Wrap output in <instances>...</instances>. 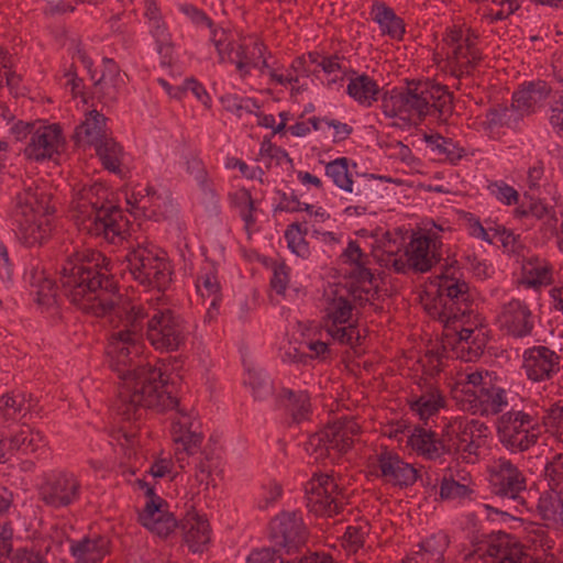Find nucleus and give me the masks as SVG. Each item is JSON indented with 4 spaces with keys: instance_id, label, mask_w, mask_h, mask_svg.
Instances as JSON below:
<instances>
[{
    "instance_id": "7c9ffc66",
    "label": "nucleus",
    "mask_w": 563,
    "mask_h": 563,
    "mask_svg": "<svg viewBox=\"0 0 563 563\" xmlns=\"http://www.w3.org/2000/svg\"><path fill=\"white\" fill-rule=\"evenodd\" d=\"M278 401L289 412L292 422L300 423L308 418L310 411V398L307 391H294L283 388Z\"/></svg>"
},
{
    "instance_id": "c756f323",
    "label": "nucleus",
    "mask_w": 563,
    "mask_h": 563,
    "mask_svg": "<svg viewBox=\"0 0 563 563\" xmlns=\"http://www.w3.org/2000/svg\"><path fill=\"white\" fill-rule=\"evenodd\" d=\"M407 444L419 455L428 460H437L442 456L437 441V433L426 430L420 426H415L411 434L408 437Z\"/></svg>"
},
{
    "instance_id": "c85d7f7f",
    "label": "nucleus",
    "mask_w": 563,
    "mask_h": 563,
    "mask_svg": "<svg viewBox=\"0 0 563 563\" xmlns=\"http://www.w3.org/2000/svg\"><path fill=\"white\" fill-rule=\"evenodd\" d=\"M107 134V118L97 110H91L86 120L75 129L74 140L80 141L84 136L89 145H95Z\"/></svg>"
},
{
    "instance_id": "2eb2a0df",
    "label": "nucleus",
    "mask_w": 563,
    "mask_h": 563,
    "mask_svg": "<svg viewBox=\"0 0 563 563\" xmlns=\"http://www.w3.org/2000/svg\"><path fill=\"white\" fill-rule=\"evenodd\" d=\"M522 367L530 380L550 379L560 369V356L548 346H533L525 351Z\"/></svg>"
},
{
    "instance_id": "0eeeda50",
    "label": "nucleus",
    "mask_w": 563,
    "mask_h": 563,
    "mask_svg": "<svg viewBox=\"0 0 563 563\" xmlns=\"http://www.w3.org/2000/svg\"><path fill=\"white\" fill-rule=\"evenodd\" d=\"M527 489V478L510 460L499 457L489 474V490L501 499L525 505L521 494Z\"/></svg>"
},
{
    "instance_id": "6e6552de",
    "label": "nucleus",
    "mask_w": 563,
    "mask_h": 563,
    "mask_svg": "<svg viewBox=\"0 0 563 563\" xmlns=\"http://www.w3.org/2000/svg\"><path fill=\"white\" fill-rule=\"evenodd\" d=\"M269 536L275 547L286 550L287 554L296 552L308 538L302 518L295 511H283L269 523Z\"/></svg>"
},
{
    "instance_id": "f03ea898",
    "label": "nucleus",
    "mask_w": 563,
    "mask_h": 563,
    "mask_svg": "<svg viewBox=\"0 0 563 563\" xmlns=\"http://www.w3.org/2000/svg\"><path fill=\"white\" fill-rule=\"evenodd\" d=\"M59 283L74 305L98 301L103 313L114 310L121 298L110 261L96 250L85 249L68 255L59 271Z\"/></svg>"
},
{
    "instance_id": "603ef678",
    "label": "nucleus",
    "mask_w": 563,
    "mask_h": 563,
    "mask_svg": "<svg viewBox=\"0 0 563 563\" xmlns=\"http://www.w3.org/2000/svg\"><path fill=\"white\" fill-rule=\"evenodd\" d=\"M173 439L175 443H180L183 445V452L187 455H194L200 448L203 435L201 432L197 431H185L179 434L174 432Z\"/></svg>"
},
{
    "instance_id": "37998d69",
    "label": "nucleus",
    "mask_w": 563,
    "mask_h": 563,
    "mask_svg": "<svg viewBox=\"0 0 563 563\" xmlns=\"http://www.w3.org/2000/svg\"><path fill=\"white\" fill-rule=\"evenodd\" d=\"M455 426L453 419L443 427L440 438H437L442 455L457 453L462 448Z\"/></svg>"
},
{
    "instance_id": "8fccbe9b",
    "label": "nucleus",
    "mask_w": 563,
    "mask_h": 563,
    "mask_svg": "<svg viewBox=\"0 0 563 563\" xmlns=\"http://www.w3.org/2000/svg\"><path fill=\"white\" fill-rule=\"evenodd\" d=\"M530 267L525 268L527 284L531 287H538L541 285H548L552 280V269L547 263L533 265L529 264Z\"/></svg>"
},
{
    "instance_id": "412c9836",
    "label": "nucleus",
    "mask_w": 563,
    "mask_h": 563,
    "mask_svg": "<svg viewBox=\"0 0 563 563\" xmlns=\"http://www.w3.org/2000/svg\"><path fill=\"white\" fill-rule=\"evenodd\" d=\"M501 316L505 327L515 338H525L531 334L533 329L532 314L525 302L512 299L504 306Z\"/></svg>"
},
{
    "instance_id": "423d86ee",
    "label": "nucleus",
    "mask_w": 563,
    "mask_h": 563,
    "mask_svg": "<svg viewBox=\"0 0 563 563\" xmlns=\"http://www.w3.org/2000/svg\"><path fill=\"white\" fill-rule=\"evenodd\" d=\"M533 418L521 410L503 412L496 421L499 442L511 453H521L533 446L539 439L533 432Z\"/></svg>"
},
{
    "instance_id": "4468645a",
    "label": "nucleus",
    "mask_w": 563,
    "mask_h": 563,
    "mask_svg": "<svg viewBox=\"0 0 563 563\" xmlns=\"http://www.w3.org/2000/svg\"><path fill=\"white\" fill-rule=\"evenodd\" d=\"M377 464L382 477L399 488L412 486L419 479L418 470L386 446L377 455Z\"/></svg>"
},
{
    "instance_id": "f257e3e1",
    "label": "nucleus",
    "mask_w": 563,
    "mask_h": 563,
    "mask_svg": "<svg viewBox=\"0 0 563 563\" xmlns=\"http://www.w3.org/2000/svg\"><path fill=\"white\" fill-rule=\"evenodd\" d=\"M146 318L144 307L131 306L125 311L123 329L111 334L107 349L109 367L121 379L114 409L126 421L140 420L147 409L164 411L179 405L178 399L165 390L161 368L142 356Z\"/></svg>"
},
{
    "instance_id": "39448f33",
    "label": "nucleus",
    "mask_w": 563,
    "mask_h": 563,
    "mask_svg": "<svg viewBox=\"0 0 563 563\" xmlns=\"http://www.w3.org/2000/svg\"><path fill=\"white\" fill-rule=\"evenodd\" d=\"M128 268L141 285L164 291L172 282L170 263L154 255L150 250L137 246L125 255Z\"/></svg>"
},
{
    "instance_id": "4be33fe9",
    "label": "nucleus",
    "mask_w": 563,
    "mask_h": 563,
    "mask_svg": "<svg viewBox=\"0 0 563 563\" xmlns=\"http://www.w3.org/2000/svg\"><path fill=\"white\" fill-rule=\"evenodd\" d=\"M185 542L192 552L202 553L210 541V526L206 518L187 512L180 521Z\"/></svg>"
},
{
    "instance_id": "f704fd0d",
    "label": "nucleus",
    "mask_w": 563,
    "mask_h": 563,
    "mask_svg": "<svg viewBox=\"0 0 563 563\" xmlns=\"http://www.w3.org/2000/svg\"><path fill=\"white\" fill-rule=\"evenodd\" d=\"M449 545L448 537L443 533L433 534L418 544L419 551L411 555H418L422 563H442L444 552Z\"/></svg>"
},
{
    "instance_id": "69168bd1",
    "label": "nucleus",
    "mask_w": 563,
    "mask_h": 563,
    "mask_svg": "<svg viewBox=\"0 0 563 563\" xmlns=\"http://www.w3.org/2000/svg\"><path fill=\"white\" fill-rule=\"evenodd\" d=\"M508 112L509 109L503 104H498L497 107L488 109L486 112V126L488 129H493L495 126H501L506 124Z\"/></svg>"
},
{
    "instance_id": "5fc2aeb1",
    "label": "nucleus",
    "mask_w": 563,
    "mask_h": 563,
    "mask_svg": "<svg viewBox=\"0 0 563 563\" xmlns=\"http://www.w3.org/2000/svg\"><path fill=\"white\" fill-rule=\"evenodd\" d=\"M247 563H290V561L284 559L275 548H263L253 551L247 558Z\"/></svg>"
},
{
    "instance_id": "1a4fd4ad",
    "label": "nucleus",
    "mask_w": 563,
    "mask_h": 563,
    "mask_svg": "<svg viewBox=\"0 0 563 563\" xmlns=\"http://www.w3.org/2000/svg\"><path fill=\"white\" fill-rule=\"evenodd\" d=\"M360 433V426L353 418H342L329 423L322 431L309 438L308 445L314 451L324 449L346 453L354 443V437Z\"/></svg>"
},
{
    "instance_id": "bf43d9fd",
    "label": "nucleus",
    "mask_w": 563,
    "mask_h": 563,
    "mask_svg": "<svg viewBox=\"0 0 563 563\" xmlns=\"http://www.w3.org/2000/svg\"><path fill=\"white\" fill-rule=\"evenodd\" d=\"M223 36H224L223 30H221V31L212 30L211 41L213 42V44L218 51L219 58H220L221 63L227 60L225 56H228V60H230V58H232V54L234 51V44L232 42H225L222 38Z\"/></svg>"
},
{
    "instance_id": "0e129e2a",
    "label": "nucleus",
    "mask_w": 563,
    "mask_h": 563,
    "mask_svg": "<svg viewBox=\"0 0 563 563\" xmlns=\"http://www.w3.org/2000/svg\"><path fill=\"white\" fill-rule=\"evenodd\" d=\"M11 561L13 563H47L45 556L40 551L27 548L18 549L13 553Z\"/></svg>"
},
{
    "instance_id": "dca6fc26",
    "label": "nucleus",
    "mask_w": 563,
    "mask_h": 563,
    "mask_svg": "<svg viewBox=\"0 0 563 563\" xmlns=\"http://www.w3.org/2000/svg\"><path fill=\"white\" fill-rule=\"evenodd\" d=\"M465 395L472 396L468 400L473 415L481 416L499 415L508 405L507 393L504 388L495 386L492 380L481 389H464Z\"/></svg>"
},
{
    "instance_id": "cd10ccee",
    "label": "nucleus",
    "mask_w": 563,
    "mask_h": 563,
    "mask_svg": "<svg viewBox=\"0 0 563 563\" xmlns=\"http://www.w3.org/2000/svg\"><path fill=\"white\" fill-rule=\"evenodd\" d=\"M346 92L360 104L371 107L379 99L380 88L376 80L363 74L350 80Z\"/></svg>"
},
{
    "instance_id": "20e7f679",
    "label": "nucleus",
    "mask_w": 563,
    "mask_h": 563,
    "mask_svg": "<svg viewBox=\"0 0 563 563\" xmlns=\"http://www.w3.org/2000/svg\"><path fill=\"white\" fill-rule=\"evenodd\" d=\"M185 320L170 309L155 310L146 321V338L155 350L174 352L187 340Z\"/></svg>"
},
{
    "instance_id": "4c0bfd02",
    "label": "nucleus",
    "mask_w": 563,
    "mask_h": 563,
    "mask_svg": "<svg viewBox=\"0 0 563 563\" xmlns=\"http://www.w3.org/2000/svg\"><path fill=\"white\" fill-rule=\"evenodd\" d=\"M42 435L38 431H33L29 426H22L9 439V449L21 451L24 454L33 453L37 450Z\"/></svg>"
},
{
    "instance_id": "a878e982",
    "label": "nucleus",
    "mask_w": 563,
    "mask_h": 563,
    "mask_svg": "<svg viewBox=\"0 0 563 563\" xmlns=\"http://www.w3.org/2000/svg\"><path fill=\"white\" fill-rule=\"evenodd\" d=\"M405 255L409 257L411 268L415 273H427L441 260L439 253L433 254L428 249V240L419 239L415 235L406 247Z\"/></svg>"
},
{
    "instance_id": "c9c22d12",
    "label": "nucleus",
    "mask_w": 563,
    "mask_h": 563,
    "mask_svg": "<svg viewBox=\"0 0 563 563\" xmlns=\"http://www.w3.org/2000/svg\"><path fill=\"white\" fill-rule=\"evenodd\" d=\"M93 146L106 169L115 174L121 172L122 146L118 142L106 135Z\"/></svg>"
},
{
    "instance_id": "393cba45",
    "label": "nucleus",
    "mask_w": 563,
    "mask_h": 563,
    "mask_svg": "<svg viewBox=\"0 0 563 563\" xmlns=\"http://www.w3.org/2000/svg\"><path fill=\"white\" fill-rule=\"evenodd\" d=\"M407 404L420 420L427 421L445 406V398L437 386L429 384L422 395L408 399Z\"/></svg>"
},
{
    "instance_id": "aec40b11",
    "label": "nucleus",
    "mask_w": 563,
    "mask_h": 563,
    "mask_svg": "<svg viewBox=\"0 0 563 563\" xmlns=\"http://www.w3.org/2000/svg\"><path fill=\"white\" fill-rule=\"evenodd\" d=\"M102 63V75L95 80L93 93L100 102L111 104L118 99V85L124 84V78L128 76L125 73L121 74L119 65L112 58L104 57Z\"/></svg>"
},
{
    "instance_id": "79ce46f5",
    "label": "nucleus",
    "mask_w": 563,
    "mask_h": 563,
    "mask_svg": "<svg viewBox=\"0 0 563 563\" xmlns=\"http://www.w3.org/2000/svg\"><path fill=\"white\" fill-rule=\"evenodd\" d=\"M327 333L340 344L355 347L361 344V335L357 325L350 323L347 325H331L325 329Z\"/></svg>"
},
{
    "instance_id": "13d9d810",
    "label": "nucleus",
    "mask_w": 563,
    "mask_h": 563,
    "mask_svg": "<svg viewBox=\"0 0 563 563\" xmlns=\"http://www.w3.org/2000/svg\"><path fill=\"white\" fill-rule=\"evenodd\" d=\"M558 490L553 492L556 494ZM537 509L544 520L554 519L558 514L556 495L543 494L540 496Z\"/></svg>"
},
{
    "instance_id": "f3484780",
    "label": "nucleus",
    "mask_w": 563,
    "mask_h": 563,
    "mask_svg": "<svg viewBox=\"0 0 563 563\" xmlns=\"http://www.w3.org/2000/svg\"><path fill=\"white\" fill-rule=\"evenodd\" d=\"M52 213H20L16 235L26 246L42 244L53 230Z\"/></svg>"
},
{
    "instance_id": "4d7b16f0",
    "label": "nucleus",
    "mask_w": 563,
    "mask_h": 563,
    "mask_svg": "<svg viewBox=\"0 0 563 563\" xmlns=\"http://www.w3.org/2000/svg\"><path fill=\"white\" fill-rule=\"evenodd\" d=\"M200 280L202 283L203 289L206 290V294L202 292V296L211 297L210 306L216 308L222 298L218 277L213 274H206L200 278Z\"/></svg>"
},
{
    "instance_id": "9d476101",
    "label": "nucleus",
    "mask_w": 563,
    "mask_h": 563,
    "mask_svg": "<svg viewBox=\"0 0 563 563\" xmlns=\"http://www.w3.org/2000/svg\"><path fill=\"white\" fill-rule=\"evenodd\" d=\"M79 231L90 236H102L110 243L125 239L130 234V221L122 213H80L75 218Z\"/></svg>"
},
{
    "instance_id": "a19ab883",
    "label": "nucleus",
    "mask_w": 563,
    "mask_h": 563,
    "mask_svg": "<svg viewBox=\"0 0 563 563\" xmlns=\"http://www.w3.org/2000/svg\"><path fill=\"white\" fill-rule=\"evenodd\" d=\"M347 163L346 157L336 158L325 166V174L332 178L341 190L352 192L353 180L349 173Z\"/></svg>"
},
{
    "instance_id": "bb28decb",
    "label": "nucleus",
    "mask_w": 563,
    "mask_h": 563,
    "mask_svg": "<svg viewBox=\"0 0 563 563\" xmlns=\"http://www.w3.org/2000/svg\"><path fill=\"white\" fill-rule=\"evenodd\" d=\"M373 20L379 24L383 34L391 38L402 40L405 30L404 20L398 16L394 9L385 2L376 1L372 7Z\"/></svg>"
},
{
    "instance_id": "3c124183",
    "label": "nucleus",
    "mask_w": 563,
    "mask_h": 563,
    "mask_svg": "<svg viewBox=\"0 0 563 563\" xmlns=\"http://www.w3.org/2000/svg\"><path fill=\"white\" fill-rule=\"evenodd\" d=\"M490 194L505 206L518 205L519 192L505 181H496L489 186Z\"/></svg>"
},
{
    "instance_id": "09e8293b",
    "label": "nucleus",
    "mask_w": 563,
    "mask_h": 563,
    "mask_svg": "<svg viewBox=\"0 0 563 563\" xmlns=\"http://www.w3.org/2000/svg\"><path fill=\"white\" fill-rule=\"evenodd\" d=\"M544 475L552 492L563 487V453L555 454L552 460L547 463Z\"/></svg>"
},
{
    "instance_id": "a18cd8bd",
    "label": "nucleus",
    "mask_w": 563,
    "mask_h": 563,
    "mask_svg": "<svg viewBox=\"0 0 563 563\" xmlns=\"http://www.w3.org/2000/svg\"><path fill=\"white\" fill-rule=\"evenodd\" d=\"M473 490L464 484L456 482L452 476H444L440 483V498L442 500L470 498Z\"/></svg>"
},
{
    "instance_id": "774afa93",
    "label": "nucleus",
    "mask_w": 563,
    "mask_h": 563,
    "mask_svg": "<svg viewBox=\"0 0 563 563\" xmlns=\"http://www.w3.org/2000/svg\"><path fill=\"white\" fill-rule=\"evenodd\" d=\"M365 534L366 532L362 527L350 526L346 528L343 538L346 541L349 549L355 552L357 549L363 547Z\"/></svg>"
},
{
    "instance_id": "72a5a7b5",
    "label": "nucleus",
    "mask_w": 563,
    "mask_h": 563,
    "mask_svg": "<svg viewBox=\"0 0 563 563\" xmlns=\"http://www.w3.org/2000/svg\"><path fill=\"white\" fill-rule=\"evenodd\" d=\"M353 309L354 306L347 298L343 296L333 297L324 309L323 328L349 323L352 319Z\"/></svg>"
},
{
    "instance_id": "9b49d317",
    "label": "nucleus",
    "mask_w": 563,
    "mask_h": 563,
    "mask_svg": "<svg viewBox=\"0 0 563 563\" xmlns=\"http://www.w3.org/2000/svg\"><path fill=\"white\" fill-rule=\"evenodd\" d=\"M307 506L311 511L319 515L333 516L342 510V503L339 501L341 488L333 477L327 474L313 476L308 483Z\"/></svg>"
},
{
    "instance_id": "f8f14e48",
    "label": "nucleus",
    "mask_w": 563,
    "mask_h": 563,
    "mask_svg": "<svg viewBox=\"0 0 563 563\" xmlns=\"http://www.w3.org/2000/svg\"><path fill=\"white\" fill-rule=\"evenodd\" d=\"M80 483L71 473L53 474L38 487L40 499L54 508L67 507L79 498Z\"/></svg>"
},
{
    "instance_id": "680f3d73",
    "label": "nucleus",
    "mask_w": 563,
    "mask_h": 563,
    "mask_svg": "<svg viewBox=\"0 0 563 563\" xmlns=\"http://www.w3.org/2000/svg\"><path fill=\"white\" fill-rule=\"evenodd\" d=\"M231 206L240 209L241 211H255L254 200L250 190L241 188L233 194H230Z\"/></svg>"
},
{
    "instance_id": "2f4dec72",
    "label": "nucleus",
    "mask_w": 563,
    "mask_h": 563,
    "mask_svg": "<svg viewBox=\"0 0 563 563\" xmlns=\"http://www.w3.org/2000/svg\"><path fill=\"white\" fill-rule=\"evenodd\" d=\"M109 196H113V194L109 192L101 184H95L80 191V201L82 202L78 205V208H86L87 201L92 211H123Z\"/></svg>"
},
{
    "instance_id": "a211bd4d",
    "label": "nucleus",
    "mask_w": 563,
    "mask_h": 563,
    "mask_svg": "<svg viewBox=\"0 0 563 563\" xmlns=\"http://www.w3.org/2000/svg\"><path fill=\"white\" fill-rule=\"evenodd\" d=\"M551 91V86L544 80L525 84L522 89L514 92L511 108L520 117L529 115L549 97Z\"/></svg>"
},
{
    "instance_id": "6ab92c4d",
    "label": "nucleus",
    "mask_w": 563,
    "mask_h": 563,
    "mask_svg": "<svg viewBox=\"0 0 563 563\" xmlns=\"http://www.w3.org/2000/svg\"><path fill=\"white\" fill-rule=\"evenodd\" d=\"M543 176V166H533L528 170V189L522 195L521 205L514 211H552L558 207L555 198L552 197L551 203L544 196L539 180Z\"/></svg>"
},
{
    "instance_id": "49530a36",
    "label": "nucleus",
    "mask_w": 563,
    "mask_h": 563,
    "mask_svg": "<svg viewBox=\"0 0 563 563\" xmlns=\"http://www.w3.org/2000/svg\"><path fill=\"white\" fill-rule=\"evenodd\" d=\"M245 383L252 388L255 400H265L273 394L272 382L258 372L249 371Z\"/></svg>"
},
{
    "instance_id": "338daca9",
    "label": "nucleus",
    "mask_w": 563,
    "mask_h": 563,
    "mask_svg": "<svg viewBox=\"0 0 563 563\" xmlns=\"http://www.w3.org/2000/svg\"><path fill=\"white\" fill-rule=\"evenodd\" d=\"M367 260L360 263L357 262L350 272V277L354 279L356 284H374L376 282L374 274L367 268Z\"/></svg>"
},
{
    "instance_id": "e433bc0d",
    "label": "nucleus",
    "mask_w": 563,
    "mask_h": 563,
    "mask_svg": "<svg viewBox=\"0 0 563 563\" xmlns=\"http://www.w3.org/2000/svg\"><path fill=\"white\" fill-rule=\"evenodd\" d=\"M423 140L431 146L433 153L444 155L451 163H456L465 155L464 148L459 147L452 139L444 137L440 133H424Z\"/></svg>"
},
{
    "instance_id": "5701e85b",
    "label": "nucleus",
    "mask_w": 563,
    "mask_h": 563,
    "mask_svg": "<svg viewBox=\"0 0 563 563\" xmlns=\"http://www.w3.org/2000/svg\"><path fill=\"white\" fill-rule=\"evenodd\" d=\"M140 523L159 537H167L178 522L173 514L162 510L153 500H147L144 509L139 514Z\"/></svg>"
},
{
    "instance_id": "b1692460",
    "label": "nucleus",
    "mask_w": 563,
    "mask_h": 563,
    "mask_svg": "<svg viewBox=\"0 0 563 563\" xmlns=\"http://www.w3.org/2000/svg\"><path fill=\"white\" fill-rule=\"evenodd\" d=\"M109 547L110 540L107 537L97 536L71 541L69 550L75 563H98L109 553Z\"/></svg>"
},
{
    "instance_id": "de8ad7c7",
    "label": "nucleus",
    "mask_w": 563,
    "mask_h": 563,
    "mask_svg": "<svg viewBox=\"0 0 563 563\" xmlns=\"http://www.w3.org/2000/svg\"><path fill=\"white\" fill-rule=\"evenodd\" d=\"M272 272L273 275L269 282L271 288L277 295H284L290 280L289 266H287V264L284 261H275L272 264Z\"/></svg>"
},
{
    "instance_id": "7ed1b4c3",
    "label": "nucleus",
    "mask_w": 563,
    "mask_h": 563,
    "mask_svg": "<svg viewBox=\"0 0 563 563\" xmlns=\"http://www.w3.org/2000/svg\"><path fill=\"white\" fill-rule=\"evenodd\" d=\"M455 264H457L456 261L450 265L446 264L444 271L438 276V298L441 306L438 314L445 327L464 317L473 302L468 284L456 277L454 271L452 272Z\"/></svg>"
},
{
    "instance_id": "ddd939ff",
    "label": "nucleus",
    "mask_w": 563,
    "mask_h": 563,
    "mask_svg": "<svg viewBox=\"0 0 563 563\" xmlns=\"http://www.w3.org/2000/svg\"><path fill=\"white\" fill-rule=\"evenodd\" d=\"M65 144L59 124L41 125L34 131L30 143L24 148V155L36 162L53 159L54 155H59V148Z\"/></svg>"
},
{
    "instance_id": "6e6d98bb",
    "label": "nucleus",
    "mask_w": 563,
    "mask_h": 563,
    "mask_svg": "<svg viewBox=\"0 0 563 563\" xmlns=\"http://www.w3.org/2000/svg\"><path fill=\"white\" fill-rule=\"evenodd\" d=\"M13 555V528L11 522L0 523V561Z\"/></svg>"
},
{
    "instance_id": "052dcab7",
    "label": "nucleus",
    "mask_w": 563,
    "mask_h": 563,
    "mask_svg": "<svg viewBox=\"0 0 563 563\" xmlns=\"http://www.w3.org/2000/svg\"><path fill=\"white\" fill-rule=\"evenodd\" d=\"M234 57L230 58L231 63H234L242 78L250 73V67H257L256 63H252L246 54V47L239 44L233 51Z\"/></svg>"
},
{
    "instance_id": "ea45409f",
    "label": "nucleus",
    "mask_w": 563,
    "mask_h": 563,
    "mask_svg": "<svg viewBox=\"0 0 563 563\" xmlns=\"http://www.w3.org/2000/svg\"><path fill=\"white\" fill-rule=\"evenodd\" d=\"M455 429L459 431V440L461 445L468 440H482L488 435V427L485 422L476 419L467 420L464 418H455Z\"/></svg>"
},
{
    "instance_id": "c03bdc74",
    "label": "nucleus",
    "mask_w": 563,
    "mask_h": 563,
    "mask_svg": "<svg viewBox=\"0 0 563 563\" xmlns=\"http://www.w3.org/2000/svg\"><path fill=\"white\" fill-rule=\"evenodd\" d=\"M433 95L430 103V108H433L439 112V118L442 115H451L453 113V93L448 90L444 85L435 84L431 86Z\"/></svg>"
},
{
    "instance_id": "864d4df0",
    "label": "nucleus",
    "mask_w": 563,
    "mask_h": 563,
    "mask_svg": "<svg viewBox=\"0 0 563 563\" xmlns=\"http://www.w3.org/2000/svg\"><path fill=\"white\" fill-rule=\"evenodd\" d=\"M321 55L318 52H309L307 55H301L294 59L290 68L298 74L309 76L317 74V68H311L312 65L319 63Z\"/></svg>"
},
{
    "instance_id": "58836bf2",
    "label": "nucleus",
    "mask_w": 563,
    "mask_h": 563,
    "mask_svg": "<svg viewBox=\"0 0 563 563\" xmlns=\"http://www.w3.org/2000/svg\"><path fill=\"white\" fill-rule=\"evenodd\" d=\"M308 233V228L299 222H294L288 225L285 232V239L289 250L299 257L306 258L310 254L309 244L305 240Z\"/></svg>"
},
{
    "instance_id": "473e14b6",
    "label": "nucleus",
    "mask_w": 563,
    "mask_h": 563,
    "mask_svg": "<svg viewBox=\"0 0 563 563\" xmlns=\"http://www.w3.org/2000/svg\"><path fill=\"white\" fill-rule=\"evenodd\" d=\"M394 92L395 98H398L400 112H416L420 120H423L429 113L430 103L418 93V88H415L411 81H408L406 90L394 89Z\"/></svg>"
},
{
    "instance_id": "e2e57ef3",
    "label": "nucleus",
    "mask_w": 563,
    "mask_h": 563,
    "mask_svg": "<svg viewBox=\"0 0 563 563\" xmlns=\"http://www.w3.org/2000/svg\"><path fill=\"white\" fill-rule=\"evenodd\" d=\"M488 342L487 334L483 331V328L477 329L476 334L470 340L467 346V360L472 361L474 358H478L483 353L484 349Z\"/></svg>"
}]
</instances>
